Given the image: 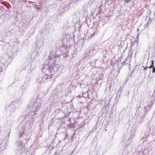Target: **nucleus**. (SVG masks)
Listing matches in <instances>:
<instances>
[{"instance_id": "1", "label": "nucleus", "mask_w": 155, "mask_h": 155, "mask_svg": "<svg viewBox=\"0 0 155 155\" xmlns=\"http://www.w3.org/2000/svg\"><path fill=\"white\" fill-rule=\"evenodd\" d=\"M44 104L42 100H40L37 97H33L28 106L31 110L25 116V119L29 120V124H32L36 118L35 116L39 112L40 108Z\"/></svg>"}, {"instance_id": "2", "label": "nucleus", "mask_w": 155, "mask_h": 155, "mask_svg": "<svg viewBox=\"0 0 155 155\" xmlns=\"http://www.w3.org/2000/svg\"><path fill=\"white\" fill-rule=\"evenodd\" d=\"M58 55H57L55 53L52 51L50 52L47 60V61H48V64L47 65H45L43 69H46L49 72L50 74V76L48 77V75L46 74L44 75V78L45 79H50L52 77V75H53V74L55 73V68H56V70L57 71V68H55L54 66L56 58H58Z\"/></svg>"}, {"instance_id": "3", "label": "nucleus", "mask_w": 155, "mask_h": 155, "mask_svg": "<svg viewBox=\"0 0 155 155\" xmlns=\"http://www.w3.org/2000/svg\"><path fill=\"white\" fill-rule=\"evenodd\" d=\"M26 123H21L20 124L21 129L19 132V140H20V142L17 149V153H20L21 154L22 153L23 147H25V145L29 140L30 136L26 132L27 130L26 127Z\"/></svg>"}, {"instance_id": "4", "label": "nucleus", "mask_w": 155, "mask_h": 155, "mask_svg": "<svg viewBox=\"0 0 155 155\" xmlns=\"http://www.w3.org/2000/svg\"><path fill=\"white\" fill-rule=\"evenodd\" d=\"M7 144L6 141H5L3 140H0V152H3V150L5 149Z\"/></svg>"}, {"instance_id": "5", "label": "nucleus", "mask_w": 155, "mask_h": 155, "mask_svg": "<svg viewBox=\"0 0 155 155\" xmlns=\"http://www.w3.org/2000/svg\"><path fill=\"white\" fill-rule=\"evenodd\" d=\"M36 45L37 49V52L39 53V52L41 51V50L40 49L43 47L44 43L43 41L41 42L40 41H38L36 42Z\"/></svg>"}, {"instance_id": "6", "label": "nucleus", "mask_w": 155, "mask_h": 155, "mask_svg": "<svg viewBox=\"0 0 155 155\" xmlns=\"http://www.w3.org/2000/svg\"><path fill=\"white\" fill-rule=\"evenodd\" d=\"M65 12V9L64 8L62 7H59L58 10V13L60 15H62Z\"/></svg>"}, {"instance_id": "7", "label": "nucleus", "mask_w": 155, "mask_h": 155, "mask_svg": "<svg viewBox=\"0 0 155 155\" xmlns=\"http://www.w3.org/2000/svg\"><path fill=\"white\" fill-rule=\"evenodd\" d=\"M150 132L147 131L145 132L144 136L142 137V140H144L143 141H145L147 137L149 135Z\"/></svg>"}, {"instance_id": "8", "label": "nucleus", "mask_w": 155, "mask_h": 155, "mask_svg": "<svg viewBox=\"0 0 155 155\" xmlns=\"http://www.w3.org/2000/svg\"><path fill=\"white\" fill-rule=\"evenodd\" d=\"M117 95L116 97V100L117 101L120 98V95H121V93H119V92H117Z\"/></svg>"}, {"instance_id": "9", "label": "nucleus", "mask_w": 155, "mask_h": 155, "mask_svg": "<svg viewBox=\"0 0 155 155\" xmlns=\"http://www.w3.org/2000/svg\"><path fill=\"white\" fill-rule=\"evenodd\" d=\"M35 8H37V9L38 10V11H41L42 10V7H41V5H36L35 6H34Z\"/></svg>"}, {"instance_id": "10", "label": "nucleus", "mask_w": 155, "mask_h": 155, "mask_svg": "<svg viewBox=\"0 0 155 155\" xmlns=\"http://www.w3.org/2000/svg\"><path fill=\"white\" fill-rule=\"evenodd\" d=\"M99 78L96 81V84H97L98 83V81L100 80H103L104 78V75L103 74H101L99 76Z\"/></svg>"}, {"instance_id": "11", "label": "nucleus", "mask_w": 155, "mask_h": 155, "mask_svg": "<svg viewBox=\"0 0 155 155\" xmlns=\"http://www.w3.org/2000/svg\"><path fill=\"white\" fill-rule=\"evenodd\" d=\"M151 108V106L150 105H148L147 106V107H145L144 109L146 110V112L147 111H148V110L150 109Z\"/></svg>"}, {"instance_id": "12", "label": "nucleus", "mask_w": 155, "mask_h": 155, "mask_svg": "<svg viewBox=\"0 0 155 155\" xmlns=\"http://www.w3.org/2000/svg\"><path fill=\"white\" fill-rule=\"evenodd\" d=\"M138 41L136 40L134 41L132 44V45L130 47H131L132 46H133L135 44H138Z\"/></svg>"}, {"instance_id": "13", "label": "nucleus", "mask_w": 155, "mask_h": 155, "mask_svg": "<svg viewBox=\"0 0 155 155\" xmlns=\"http://www.w3.org/2000/svg\"><path fill=\"white\" fill-rule=\"evenodd\" d=\"M124 2V4H127L131 2L132 0H123Z\"/></svg>"}, {"instance_id": "14", "label": "nucleus", "mask_w": 155, "mask_h": 155, "mask_svg": "<svg viewBox=\"0 0 155 155\" xmlns=\"http://www.w3.org/2000/svg\"><path fill=\"white\" fill-rule=\"evenodd\" d=\"M127 60L126 58L125 59V60H124V61L122 63V64L123 65H126V64H128V63H127Z\"/></svg>"}, {"instance_id": "15", "label": "nucleus", "mask_w": 155, "mask_h": 155, "mask_svg": "<svg viewBox=\"0 0 155 155\" xmlns=\"http://www.w3.org/2000/svg\"><path fill=\"white\" fill-rule=\"evenodd\" d=\"M123 89V87H120L119 88V90L117 92H119V93H121Z\"/></svg>"}, {"instance_id": "16", "label": "nucleus", "mask_w": 155, "mask_h": 155, "mask_svg": "<svg viewBox=\"0 0 155 155\" xmlns=\"http://www.w3.org/2000/svg\"><path fill=\"white\" fill-rule=\"evenodd\" d=\"M151 62H152V63H151V66H152V67H154V61L153 60H152L151 61Z\"/></svg>"}, {"instance_id": "17", "label": "nucleus", "mask_w": 155, "mask_h": 155, "mask_svg": "<svg viewBox=\"0 0 155 155\" xmlns=\"http://www.w3.org/2000/svg\"><path fill=\"white\" fill-rule=\"evenodd\" d=\"M152 73H154L155 72V67H153L152 68Z\"/></svg>"}, {"instance_id": "18", "label": "nucleus", "mask_w": 155, "mask_h": 155, "mask_svg": "<svg viewBox=\"0 0 155 155\" xmlns=\"http://www.w3.org/2000/svg\"><path fill=\"white\" fill-rule=\"evenodd\" d=\"M69 114H66L65 115V116L64 117H68L69 116Z\"/></svg>"}, {"instance_id": "19", "label": "nucleus", "mask_w": 155, "mask_h": 155, "mask_svg": "<svg viewBox=\"0 0 155 155\" xmlns=\"http://www.w3.org/2000/svg\"><path fill=\"white\" fill-rule=\"evenodd\" d=\"M23 153V151H22V153H21V154H20V153H17V152L16 153V154L17 155H18L19 154H20V155H22Z\"/></svg>"}, {"instance_id": "20", "label": "nucleus", "mask_w": 155, "mask_h": 155, "mask_svg": "<svg viewBox=\"0 0 155 155\" xmlns=\"http://www.w3.org/2000/svg\"><path fill=\"white\" fill-rule=\"evenodd\" d=\"M95 34V32H94L92 34V35L91 36V37L90 38H91Z\"/></svg>"}, {"instance_id": "21", "label": "nucleus", "mask_w": 155, "mask_h": 155, "mask_svg": "<svg viewBox=\"0 0 155 155\" xmlns=\"http://www.w3.org/2000/svg\"><path fill=\"white\" fill-rule=\"evenodd\" d=\"M143 67L144 68L143 69L144 70H147V68H148V67L147 66H146L145 67H144V66H143Z\"/></svg>"}, {"instance_id": "22", "label": "nucleus", "mask_w": 155, "mask_h": 155, "mask_svg": "<svg viewBox=\"0 0 155 155\" xmlns=\"http://www.w3.org/2000/svg\"><path fill=\"white\" fill-rule=\"evenodd\" d=\"M140 119H141L140 120V123H142L143 122V120L142 119V118L141 117H140Z\"/></svg>"}, {"instance_id": "23", "label": "nucleus", "mask_w": 155, "mask_h": 155, "mask_svg": "<svg viewBox=\"0 0 155 155\" xmlns=\"http://www.w3.org/2000/svg\"><path fill=\"white\" fill-rule=\"evenodd\" d=\"M67 135H68V134H66V137H65V138L64 139V140H66V138H67Z\"/></svg>"}, {"instance_id": "24", "label": "nucleus", "mask_w": 155, "mask_h": 155, "mask_svg": "<svg viewBox=\"0 0 155 155\" xmlns=\"http://www.w3.org/2000/svg\"><path fill=\"white\" fill-rule=\"evenodd\" d=\"M148 68H153V67L150 65L149 67H148Z\"/></svg>"}, {"instance_id": "25", "label": "nucleus", "mask_w": 155, "mask_h": 155, "mask_svg": "<svg viewBox=\"0 0 155 155\" xmlns=\"http://www.w3.org/2000/svg\"><path fill=\"white\" fill-rule=\"evenodd\" d=\"M83 126V125L82 124H79V127H81Z\"/></svg>"}, {"instance_id": "26", "label": "nucleus", "mask_w": 155, "mask_h": 155, "mask_svg": "<svg viewBox=\"0 0 155 155\" xmlns=\"http://www.w3.org/2000/svg\"><path fill=\"white\" fill-rule=\"evenodd\" d=\"M139 35V33H138V34H137V37H136V38H137V39H138V37Z\"/></svg>"}, {"instance_id": "27", "label": "nucleus", "mask_w": 155, "mask_h": 155, "mask_svg": "<svg viewBox=\"0 0 155 155\" xmlns=\"http://www.w3.org/2000/svg\"><path fill=\"white\" fill-rule=\"evenodd\" d=\"M81 97H82V96H81L80 95H79V96H78L79 97L81 98Z\"/></svg>"}, {"instance_id": "28", "label": "nucleus", "mask_w": 155, "mask_h": 155, "mask_svg": "<svg viewBox=\"0 0 155 155\" xmlns=\"http://www.w3.org/2000/svg\"><path fill=\"white\" fill-rule=\"evenodd\" d=\"M130 52H131V53L132 54V51H131V50H130Z\"/></svg>"}, {"instance_id": "29", "label": "nucleus", "mask_w": 155, "mask_h": 155, "mask_svg": "<svg viewBox=\"0 0 155 155\" xmlns=\"http://www.w3.org/2000/svg\"><path fill=\"white\" fill-rule=\"evenodd\" d=\"M139 29H137V31L138 32V31H139Z\"/></svg>"}, {"instance_id": "30", "label": "nucleus", "mask_w": 155, "mask_h": 155, "mask_svg": "<svg viewBox=\"0 0 155 155\" xmlns=\"http://www.w3.org/2000/svg\"><path fill=\"white\" fill-rule=\"evenodd\" d=\"M11 104H9L8 106V107H11Z\"/></svg>"}, {"instance_id": "31", "label": "nucleus", "mask_w": 155, "mask_h": 155, "mask_svg": "<svg viewBox=\"0 0 155 155\" xmlns=\"http://www.w3.org/2000/svg\"><path fill=\"white\" fill-rule=\"evenodd\" d=\"M151 78H152L151 77L149 78V79H150V80H151Z\"/></svg>"}, {"instance_id": "32", "label": "nucleus", "mask_w": 155, "mask_h": 155, "mask_svg": "<svg viewBox=\"0 0 155 155\" xmlns=\"http://www.w3.org/2000/svg\"><path fill=\"white\" fill-rule=\"evenodd\" d=\"M86 36H85L84 37V38L85 39L86 38Z\"/></svg>"}, {"instance_id": "33", "label": "nucleus", "mask_w": 155, "mask_h": 155, "mask_svg": "<svg viewBox=\"0 0 155 155\" xmlns=\"http://www.w3.org/2000/svg\"><path fill=\"white\" fill-rule=\"evenodd\" d=\"M84 94H83L82 95V96H83V97H84L83 96V95H84Z\"/></svg>"}, {"instance_id": "34", "label": "nucleus", "mask_w": 155, "mask_h": 155, "mask_svg": "<svg viewBox=\"0 0 155 155\" xmlns=\"http://www.w3.org/2000/svg\"><path fill=\"white\" fill-rule=\"evenodd\" d=\"M127 80H126V83L127 82Z\"/></svg>"}, {"instance_id": "35", "label": "nucleus", "mask_w": 155, "mask_h": 155, "mask_svg": "<svg viewBox=\"0 0 155 155\" xmlns=\"http://www.w3.org/2000/svg\"><path fill=\"white\" fill-rule=\"evenodd\" d=\"M50 76V75H48V77H49Z\"/></svg>"}, {"instance_id": "36", "label": "nucleus", "mask_w": 155, "mask_h": 155, "mask_svg": "<svg viewBox=\"0 0 155 155\" xmlns=\"http://www.w3.org/2000/svg\"><path fill=\"white\" fill-rule=\"evenodd\" d=\"M50 147H48V148H50Z\"/></svg>"}, {"instance_id": "37", "label": "nucleus", "mask_w": 155, "mask_h": 155, "mask_svg": "<svg viewBox=\"0 0 155 155\" xmlns=\"http://www.w3.org/2000/svg\"><path fill=\"white\" fill-rule=\"evenodd\" d=\"M38 81L39 82H40L41 81Z\"/></svg>"}, {"instance_id": "38", "label": "nucleus", "mask_w": 155, "mask_h": 155, "mask_svg": "<svg viewBox=\"0 0 155 155\" xmlns=\"http://www.w3.org/2000/svg\"><path fill=\"white\" fill-rule=\"evenodd\" d=\"M154 15H155V13H154Z\"/></svg>"}, {"instance_id": "39", "label": "nucleus", "mask_w": 155, "mask_h": 155, "mask_svg": "<svg viewBox=\"0 0 155 155\" xmlns=\"http://www.w3.org/2000/svg\"><path fill=\"white\" fill-rule=\"evenodd\" d=\"M102 155H103V154Z\"/></svg>"}]
</instances>
